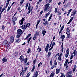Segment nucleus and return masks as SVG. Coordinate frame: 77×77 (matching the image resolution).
<instances>
[{
  "instance_id": "f03ea898",
  "label": "nucleus",
  "mask_w": 77,
  "mask_h": 77,
  "mask_svg": "<svg viewBox=\"0 0 77 77\" xmlns=\"http://www.w3.org/2000/svg\"><path fill=\"white\" fill-rule=\"evenodd\" d=\"M25 20V19L24 17H23L22 19L19 21V23H20V25H23V21Z\"/></svg>"
},
{
  "instance_id": "393cba45",
  "label": "nucleus",
  "mask_w": 77,
  "mask_h": 77,
  "mask_svg": "<svg viewBox=\"0 0 77 77\" xmlns=\"http://www.w3.org/2000/svg\"><path fill=\"white\" fill-rule=\"evenodd\" d=\"M51 17H52V14H51V15L49 18L48 21H50L51 18Z\"/></svg>"
},
{
  "instance_id": "a18cd8bd",
  "label": "nucleus",
  "mask_w": 77,
  "mask_h": 77,
  "mask_svg": "<svg viewBox=\"0 0 77 77\" xmlns=\"http://www.w3.org/2000/svg\"><path fill=\"white\" fill-rule=\"evenodd\" d=\"M53 61V60H51V61H50V65L51 66H52V65H53V64L52 63V61Z\"/></svg>"
},
{
  "instance_id": "dca6fc26",
  "label": "nucleus",
  "mask_w": 77,
  "mask_h": 77,
  "mask_svg": "<svg viewBox=\"0 0 77 77\" xmlns=\"http://www.w3.org/2000/svg\"><path fill=\"white\" fill-rule=\"evenodd\" d=\"M14 18V17H13L12 20V21H14V23H15V21L17 20V17H14V19H13Z\"/></svg>"
},
{
  "instance_id": "58836bf2",
  "label": "nucleus",
  "mask_w": 77,
  "mask_h": 77,
  "mask_svg": "<svg viewBox=\"0 0 77 77\" xmlns=\"http://www.w3.org/2000/svg\"><path fill=\"white\" fill-rule=\"evenodd\" d=\"M54 65H57V62H56V61L55 60L54 61Z\"/></svg>"
},
{
  "instance_id": "052dcab7",
  "label": "nucleus",
  "mask_w": 77,
  "mask_h": 77,
  "mask_svg": "<svg viewBox=\"0 0 77 77\" xmlns=\"http://www.w3.org/2000/svg\"><path fill=\"white\" fill-rule=\"evenodd\" d=\"M53 47L52 46H51V48L50 49H49V51H50V50H51L53 49Z\"/></svg>"
},
{
  "instance_id": "2eb2a0df",
  "label": "nucleus",
  "mask_w": 77,
  "mask_h": 77,
  "mask_svg": "<svg viewBox=\"0 0 77 77\" xmlns=\"http://www.w3.org/2000/svg\"><path fill=\"white\" fill-rule=\"evenodd\" d=\"M60 69H57L56 70V74H58V73H59V72H60Z\"/></svg>"
},
{
  "instance_id": "f3484780",
  "label": "nucleus",
  "mask_w": 77,
  "mask_h": 77,
  "mask_svg": "<svg viewBox=\"0 0 77 77\" xmlns=\"http://www.w3.org/2000/svg\"><path fill=\"white\" fill-rule=\"evenodd\" d=\"M76 54H77V51L76 50H75L73 52V54L74 55V56H75V55H76Z\"/></svg>"
},
{
  "instance_id": "c03bdc74",
  "label": "nucleus",
  "mask_w": 77,
  "mask_h": 77,
  "mask_svg": "<svg viewBox=\"0 0 77 77\" xmlns=\"http://www.w3.org/2000/svg\"><path fill=\"white\" fill-rule=\"evenodd\" d=\"M66 77H72V75L70 74L66 76Z\"/></svg>"
},
{
  "instance_id": "13d9d810",
  "label": "nucleus",
  "mask_w": 77,
  "mask_h": 77,
  "mask_svg": "<svg viewBox=\"0 0 77 77\" xmlns=\"http://www.w3.org/2000/svg\"><path fill=\"white\" fill-rule=\"evenodd\" d=\"M20 10H21V8H20V7L18 8L17 9V11H20Z\"/></svg>"
},
{
  "instance_id": "6ab92c4d",
  "label": "nucleus",
  "mask_w": 77,
  "mask_h": 77,
  "mask_svg": "<svg viewBox=\"0 0 77 77\" xmlns=\"http://www.w3.org/2000/svg\"><path fill=\"white\" fill-rule=\"evenodd\" d=\"M54 73L52 72L51 73L49 77H54Z\"/></svg>"
},
{
  "instance_id": "1a4fd4ad",
  "label": "nucleus",
  "mask_w": 77,
  "mask_h": 77,
  "mask_svg": "<svg viewBox=\"0 0 77 77\" xmlns=\"http://www.w3.org/2000/svg\"><path fill=\"white\" fill-rule=\"evenodd\" d=\"M20 28L21 29H24V30H26V29H27V28H26V26H25V25H23L22 26H20Z\"/></svg>"
},
{
  "instance_id": "aec40b11",
  "label": "nucleus",
  "mask_w": 77,
  "mask_h": 77,
  "mask_svg": "<svg viewBox=\"0 0 77 77\" xmlns=\"http://www.w3.org/2000/svg\"><path fill=\"white\" fill-rule=\"evenodd\" d=\"M31 36V34H28V35L26 37L25 39H28V38H29V36Z\"/></svg>"
},
{
  "instance_id": "6e6552de",
  "label": "nucleus",
  "mask_w": 77,
  "mask_h": 77,
  "mask_svg": "<svg viewBox=\"0 0 77 77\" xmlns=\"http://www.w3.org/2000/svg\"><path fill=\"white\" fill-rule=\"evenodd\" d=\"M7 59H6V57H4L2 60V63H4L6 62H7Z\"/></svg>"
},
{
  "instance_id": "f704fd0d",
  "label": "nucleus",
  "mask_w": 77,
  "mask_h": 77,
  "mask_svg": "<svg viewBox=\"0 0 77 77\" xmlns=\"http://www.w3.org/2000/svg\"><path fill=\"white\" fill-rule=\"evenodd\" d=\"M48 1V3H50L51 2H52V0H46V2H47Z\"/></svg>"
},
{
  "instance_id": "2f4dec72",
  "label": "nucleus",
  "mask_w": 77,
  "mask_h": 77,
  "mask_svg": "<svg viewBox=\"0 0 77 77\" xmlns=\"http://www.w3.org/2000/svg\"><path fill=\"white\" fill-rule=\"evenodd\" d=\"M49 6H50V4L49 3H48L46 4L45 7H47V8H48V7H49Z\"/></svg>"
},
{
  "instance_id": "c756f323",
  "label": "nucleus",
  "mask_w": 77,
  "mask_h": 77,
  "mask_svg": "<svg viewBox=\"0 0 77 77\" xmlns=\"http://www.w3.org/2000/svg\"><path fill=\"white\" fill-rule=\"evenodd\" d=\"M64 28V25H63L61 28V29H60V31L62 32V30H63V29Z\"/></svg>"
},
{
  "instance_id": "e2e57ef3",
  "label": "nucleus",
  "mask_w": 77,
  "mask_h": 77,
  "mask_svg": "<svg viewBox=\"0 0 77 77\" xmlns=\"http://www.w3.org/2000/svg\"><path fill=\"white\" fill-rule=\"evenodd\" d=\"M9 4V2H7L6 4V6H8Z\"/></svg>"
},
{
  "instance_id": "8fccbe9b",
  "label": "nucleus",
  "mask_w": 77,
  "mask_h": 77,
  "mask_svg": "<svg viewBox=\"0 0 77 77\" xmlns=\"http://www.w3.org/2000/svg\"><path fill=\"white\" fill-rule=\"evenodd\" d=\"M73 19H74V17H72L69 20L71 22L72 21V20H73Z\"/></svg>"
},
{
  "instance_id": "0eeeda50",
  "label": "nucleus",
  "mask_w": 77,
  "mask_h": 77,
  "mask_svg": "<svg viewBox=\"0 0 77 77\" xmlns=\"http://www.w3.org/2000/svg\"><path fill=\"white\" fill-rule=\"evenodd\" d=\"M19 59L20 60L21 62H23V61H24V57L23 55H21L20 56Z\"/></svg>"
},
{
  "instance_id": "f257e3e1",
  "label": "nucleus",
  "mask_w": 77,
  "mask_h": 77,
  "mask_svg": "<svg viewBox=\"0 0 77 77\" xmlns=\"http://www.w3.org/2000/svg\"><path fill=\"white\" fill-rule=\"evenodd\" d=\"M31 6H30V4H29V7H28V12L27 13V14L28 15L30 13L31 11H32L33 7H32L31 8Z\"/></svg>"
},
{
  "instance_id": "b1692460",
  "label": "nucleus",
  "mask_w": 77,
  "mask_h": 77,
  "mask_svg": "<svg viewBox=\"0 0 77 77\" xmlns=\"http://www.w3.org/2000/svg\"><path fill=\"white\" fill-rule=\"evenodd\" d=\"M11 5H9L8 8L7 9V12H8V11H9V10H10V9H11Z\"/></svg>"
},
{
  "instance_id": "37998d69",
  "label": "nucleus",
  "mask_w": 77,
  "mask_h": 77,
  "mask_svg": "<svg viewBox=\"0 0 77 77\" xmlns=\"http://www.w3.org/2000/svg\"><path fill=\"white\" fill-rule=\"evenodd\" d=\"M5 26H4V25H2V29L4 30L5 29Z\"/></svg>"
},
{
  "instance_id": "4c0bfd02",
  "label": "nucleus",
  "mask_w": 77,
  "mask_h": 77,
  "mask_svg": "<svg viewBox=\"0 0 77 77\" xmlns=\"http://www.w3.org/2000/svg\"><path fill=\"white\" fill-rule=\"evenodd\" d=\"M30 52V48H29L28 49V51H27V53L28 54H29V53Z\"/></svg>"
},
{
  "instance_id": "423d86ee",
  "label": "nucleus",
  "mask_w": 77,
  "mask_h": 77,
  "mask_svg": "<svg viewBox=\"0 0 77 77\" xmlns=\"http://www.w3.org/2000/svg\"><path fill=\"white\" fill-rule=\"evenodd\" d=\"M66 31L67 35H70V31L69 28L66 29Z\"/></svg>"
},
{
  "instance_id": "bb28decb",
  "label": "nucleus",
  "mask_w": 77,
  "mask_h": 77,
  "mask_svg": "<svg viewBox=\"0 0 77 77\" xmlns=\"http://www.w3.org/2000/svg\"><path fill=\"white\" fill-rule=\"evenodd\" d=\"M65 38V35H61V39H64Z\"/></svg>"
},
{
  "instance_id": "4d7b16f0",
  "label": "nucleus",
  "mask_w": 77,
  "mask_h": 77,
  "mask_svg": "<svg viewBox=\"0 0 77 77\" xmlns=\"http://www.w3.org/2000/svg\"><path fill=\"white\" fill-rule=\"evenodd\" d=\"M57 13H58V15H61V13H60V12L59 11H57Z\"/></svg>"
},
{
  "instance_id": "6e6d98bb",
  "label": "nucleus",
  "mask_w": 77,
  "mask_h": 77,
  "mask_svg": "<svg viewBox=\"0 0 77 77\" xmlns=\"http://www.w3.org/2000/svg\"><path fill=\"white\" fill-rule=\"evenodd\" d=\"M39 35V32H37L35 33V35Z\"/></svg>"
},
{
  "instance_id": "9d476101",
  "label": "nucleus",
  "mask_w": 77,
  "mask_h": 77,
  "mask_svg": "<svg viewBox=\"0 0 77 77\" xmlns=\"http://www.w3.org/2000/svg\"><path fill=\"white\" fill-rule=\"evenodd\" d=\"M11 42H13L14 41V37L13 36H12L11 38Z\"/></svg>"
},
{
  "instance_id": "9b49d317",
  "label": "nucleus",
  "mask_w": 77,
  "mask_h": 77,
  "mask_svg": "<svg viewBox=\"0 0 77 77\" xmlns=\"http://www.w3.org/2000/svg\"><path fill=\"white\" fill-rule=\"evenodd\" d=\"M48 47H49V45L48 44L46 46V47L45 48V51H48Z\"/></svg>"
},
{
  "instance_id": "7ed1b4c3",
  "label": "nucleus",
  "mask_w": 77,
  "mask_h": 77,
  "mask_svg": "<svg viewBox=\"0 0 77 77\" xmlns=\"http://www.w3.org/2000/svg\"><path fill=\"white\" fill-rule=\"evenodd\" d=\"M69 48H68L66 50V58H67L68 57V55H69Z\"/></svg>"
},
{
  "instance_id": "39448f33",
  "label": "nucleus",
  "mask_w": 77,
  "mask_h": 77,
  "mask_svg": "<svg viewBox=\"0 0 77 77\" xmlns=\"http://www.w3.org/2000/svg\"><path fill=\"white\" fill-rule=\"evenodd\" d=\"M17 33V34L21 35L22 33V30L21 29H18Z\"/></svg>"
},
{
  "instance_id": "338daca9",
  "label": "nucleus",
  "mask_w": 77,
  "mask_h": 77,
  "mask_svg": "<svg viewBox=\"0 0 77 77\" xmlns=\"http://www.w3.org/2000/svg\"><path fill=\"white\" fill-rule=\"evenodd\" d=\"M63 54H62V52H61L60 53V56L62 57V55Z\"/></svg>"
},
{
  "instance_id": "79ce46f5",
  "label": "nucleus",
  "mask_w": 77,
  "mask_h": 77,
  "mask_svg": "<svg viewBox=\"0 0 77 77\" xmlns=\"http://www.w3.org/2000/svg\"><path fill=\"white\" fill-rule=\"evenodd\" d=\"M61 48H63V42L62 44L61 45Z\"/></svg>"
},
{
  "instance_id": "ddd939ff",
  "label": "nucleus",
  "mask_w": 77,
  "mask_h": 77,
  "mask_svg": "<svg viewBox=\"0 0 77 77\" xmlns=\"http://www.w3.org/2000/svg\"><path fill=\"white\" fill-rule=\"evenodd\" d=\"M38 71H36L35 74L34 75V76L33 77H37V76H38Z\"/></svg>"
},
{
  "instance_id": "5701e85b",
  "label": "nucleus",
  "mask_w": 77,
  "mask_h": 77,
  "mask_svg": "<svg viewBox=\"0 0 77 77\" xmlns=\"http://www.w3.org/2000/svg\"><path fill=\"white\" fill-rule=\"evenodd\" d=\"M27 60H28V59L27 58H26L24 60V62L25 63H27Z\"/></svg>"
},
{
  "instance_id": "49530a36",
  "label": "nucleus",
  "mask_w": 77,
  "mask_h": 77,
  "mask_svg": "<svg viewBox=\"0 0 77 77\" xmlns=\"http://www.w3.org/2000/svg\"><path fill=\"white\" fill-rule=\"evenodd\" d=\"M39 23H40V19H39V20H38V21L37 22L36 25H38Z\"/></svg>"
},
{
  "instance_id": "864d4df0",
  "label": "nucleus",
  "mask_w": 77,
  "mask_h": 77,
  "mask_svg": "<svg viewBox=\"0 0 77 77\" xmlns=\"http://www.w3.org/2000/svg\"><path fill=\"white\" fill-rule=\"evenodd\" d=\"M76 68H77V66L76 65H75L74 66L73 69H76Z\"/></svg>"
},
{
  "instance_id": "de8ad7c7",
  "label": "nucleus",
  "mask_w": 77,
  "mask_h": 77,
  "mask_svg": "<svg viewBox=\"0 0 77 77\" xmlns=\"http://www.w3.org/2000/svg\"><path fill=\"white\" fill-rule=\"evenodd\" d=\"M57 8H55L54 11L55 13H56V12H57Z\"/></svg>"
},
{
  "instance_id": "5fc2aeb1",
  "label": "nucleus",
  "mask_w": 77,
  "mask_h": 77,
  "mask_svg": "<svg viewBox=\"0 0 77 77\" xmlns=\"http://www.w3.org/2000/svg\"><path fill=\"white\" fill-rule=\"evenodd\" d=\"M36 36L35 35L34 36V37L33 38V40H35L36 39Z\"/></svg>"
},
{
  "instance_id": "774afa93",
  "label": "nucleus",
  "mask_w": 77,
  "mask_h": 77,
  "mask_svg": "<svg viewBox=\"0 0 77 77\" xmlns=\"http://www.w3.org/2000/svg\"><path fill=\"white\" fill-rule=\"evenodd\" d=\"M67 35V38H69V37H70V35Z\"/></svg>"
},
{
  "instance_id": "bf43d9fd",
  "label": "nucleus",
  "mask_w": 77,
  "mask_h": 77,
  "mask_svg": "<svg viewBox=\"0 0 77 77\" xmlns=\"http://www.w3.org/2000/svg\"><path fill=\"white\" fill-rule=\"evenodd\" d=\"M61 77H64V76H63V73H61Z\"/></svg>"
},
{
  "instance_id": "680f3d73",
  "label": "nucleus",
  "mask_w": 77,
  "mask_h": 77,
  "mask_svg": "<svg viewBox=\"0 0 77 77\" xmlns=\"http://www.w3.org/2000/svg\"><path fill=\"white\" fill-rule=\"evenodd\" d=\"M5 8H2V10L1 11L2 12H3L4 11H5Z\"/></svg>"
},
{
  "instance_id": "f8f14e48",
  "label": "nucleus",
  "mask_w": 77,
  "mask_h": 77,
  "mask_svg": "<svg viewBox=\"0 0 77 77\" xmlns=\"http://www.w3.org/2000/svg\"><path fill=\"white\" fill-rule=\"evenodd\" d=\"M48 21H45L44 22H43V24L45 26L46 25H48Z\"/></svg>"
},
{
  "instance_id": "4468645a",
  "label": "nucleus",
  "mask_w": 77,
  "mask_h": 77,
  "mask_svg": "<svg viewBox=\"0 0 77 77\" xmlns=\"http://www.w3.org/2000/svg\"><path fill=\"white\" fill-rule=\"evenodd\" d=\"M50 12H51V11H49V12L46 15L45 18H46V19H47V17H48V15H50Z\"/></svg>"
},
{
  "instance_id": "3c124183",
  "label": "nucleus",
  "mask_w": 77,
  "mask_h": 77,
  "mask_svg": "<svg viewBox=\"0 0 77 77\" xmlns=\"http://www.w3.org/2000/svg\"><path fill=\"white\" fill-rule=\"evenodd\" d=\"M29 76H30V74L28 73L27 74L26 77H29Z\"/></svg>"
},
{
  "instance_id": "a211bd4d",
  "label": "nucleus",
  "mask_w": 77,
  "mask_h": 77,
  "mask_svg": "<svg viewBox=\"0 0 77 77\" xmlns=\"http://www.w3.org/2000/svg\"><path fill=\"white\" fill-rule=\"evenodd\" d=\"M20 41H21V39L20 38L16 40V42H17L19 43L20 42Z\"/></svg>"
},
{
  "instance_id": "72a5a7b5",
  "label": "nucleus",
  "mask_w": 77,
  "mask_h": 77,
  "mask_svg": "<svg viewBox=\"0 0 77 77\" xmlns=\"http://www.w3.org/2000/svg\"><path fill=\"white\" fill-rule=\"evenodd\" d=\"M76 13H77L76 11H73L72 12V14H74V15H75Z\"/></svg>"
},
{
  "instance_id": "4be33fe9",
  "label": "nucleus",
  "mask_w": 77,
  "mask_h": 77,
  "mask_svg": "<svg viewBox=\"0 0 77 77\" xmlns=\"http://www.w3.org/2000/svg\"><path fill=\"white\" fill-rule=\"evenodd\" d=\"M30 23H28L26 26V27L27 28V27H29L30 26Z\"/></svg>"
},
{
  "instance_id": "473e14b6",
  "label": "nucleus",
  "mask_w": 77,
  "mask_h": 77,
  "mask_svg": "<svg viewBox=\"0 0 77 77\" xmlns=\"http://www.w3.org/2000/svg\"><path fill=\"white\" fill-rule=\"evenodd\" d=\"M22 75V76H23L24 75V72H21L20 73V76L21 75Z\"/></svg>"
},
{
  "instance_id": "20e7f679",
  "label": "nucleus",
  "mask_w": 77,
  "mask_h": 77,
  "mask_svg": "<svg viewBox=\"0 0 77 77\" xmlns=\"http://www.w3.org/2000/svg\"><path fill=\"white\" fill-rule=\"evenodd\" d=\"M3 44L4 45H7L8 46L9 45V42H8L6 40H5L3 42Z\"/></svg>"
},
{
  "instance_id": "412c9836",
  "label": "nucleus",
  "mask_w": 77,
  "mask_h": 77,
  "mask_svg": "<svg viewBox=\"0 0 77 77\" xmlns=\"http://www.w3.org/2000/svg\"><path fill=\"white\" fill-rule=\"evenodd\" d=\"M72 73V71H69L67 73V75H69V74H71Z\"/></svg>"
},
{
  "instance_id": "69168bd1",
  "label": "nucleus",
  "mask_w": 77,
  "mask_h": 77,
  "mask_svg": "<svg viewBox=\"0 0 77 77\" xmlns=\"http://www.w3.org/2000/svg\"><path fill=\"white\" fill-rule=\"evenodd\" d=\"M71 22V21H70V20H69V22H68V23H67V24H69Z\"/></svg>"
},
{
  "instance_id": "cd10ccee",
  "label": "nucleus",
  "mask_w": 77,
  "mask_h": 77,
  "mask_svg": "<svg viewBox=\"0 0 77 77\" xmlns=\"http://www.w3.org/2000/svg\"><path fill=\"white\" fill-rule=\"evenodd\" d=\"M45 33H46V31H45V30H44L43 31L42 34L43 36H44L45 35Z\"/></svg>"
},
{
  "instance_id": "09e8293b",
  "label": "nucleus",
  "mask_w": 77,
  "mask_h": 77,
  "mask_svg": "<svg viewBox=\"0 0 77 77\" xmlns=\"http://www.w3.org/2000/svg\"><path fill=\"white\" fill-rule=\"evenodd\" d=\"M73 57H74V55H71L70 57V60H71V59H72V58H73Z\"/></svg>"
},
{
  "instance_id": "a19ab883",
  "label": "nucleus",
  "mask_w": 77,
  "mask_h": 77,
  "mask_svg": "<svg viewBox=\"0 0 77 77\" xmlns=\"http://www.w3.org/2000/svg\"><path fill=\"white\" fill-rule=\"evenodd\" d=\"M29 5V4L28 3H27L26 6V9H27V7H28V5Z\"/></svg>"
},
{
  "instance_id": "0e129e2a",
  "label": "nucleus",
  "mask_w": 77,
  "mask_h": 77,
  "mask_svg": "<svg viewBox=\"0 0 77 77\" xmlns=\"http://www.w3.org/2000/svg\"><path fill=\"white\" fill-rule=\"evenodd\" d=\"M35 67H36V66H34L32 67V69L34 70L35 69Z\"/></svg>"
},
{
  "instance_id": "e433bc0d",
  "label": "nucleus",
  "mask_w": 77,
  "mask_h": 77,
  "mask_svg": "<svg viewBox=\"0 0 77 77\" xmlns=\"http://www.w3.org/2000/svg\"><path fill=\"white\" fill-rule=\"evenodd\" d=\"M61 57H60V56H59L58 58V60H60H60H61Z\"/></svg>"
},
{
  "instance_id": "a878e982",
  "label": "nucleus",
  "mask_w": 77,
  "mask_h": 77,
  "mask_svg": "<svg viewBox=\"0 0 77 77\" xmlns=\"http://www.w3.org/2000/svg\"><path fill=\"white\" fill-rule=\"evenodd\" d=\"M24 0H22L20 3V6H21L22 5H23V2H24Z\"/></svg>"
},
{
  "instance_id": "c85d7f7f",
  "label": "nucleus",
  "mask_w": 77,
  "mask_h": 77,
  "mask_svg": "<svg viewBox=\"0 0 77 77\" xmlns=\"http://www.w3.org/2000/svg\"><path fill=\"white\" fill-rule=\"evenodd\" d=\"M51 52L49 51L48 54V56L49 57H50V56H51Z\"/></svg>"
},
{
  "instance_id": "603ef678",
  "label": "nucleus",
  "mask_w": 77,
  "mask_h": 77,
  "mask_svg": "<svg viewBox=\"0 0 77 77\" xmlns=\"http://www.w3.org/2000/svg\"><path fill=\"white\" fill-rule=\"evenodd\" d=\"M54 45H55V43L54 42H53L52 43V47H53Z\"/></svg>"
},
{
  "instance_id": "7c9ffc66",
  "label": "nucleus",
  "mask_w": 77,
  "mask_h": 77,
  "mask_svg": "<svg viewBox=\"0 0 77 77\" xmlns=\"http://www.w3.org/2000/svg\"><path fill=\"white\" fill-rule=\"evenodd\" d=\"M42 64V62H40L38 65V67H39V66H41Z\"/></svg>"
},
{
  "instance_id": "ea45409f",
  "label": "nucleus",
  "mask_w": 77,
  "mask_h": 77,
  "mask_svg": "<svg viewBox=\"0 0 77 77\" xmlns=\"http://www.w3.org/2000/svg\"><path fill=\"white\" fill-rule=\"evenodd\" d=\"M20 36H21V35L20 34H17V38H20Z\"/></svg>"
},
{
  "instance_id": "c9c22d12",
  "label": "nucleus",
  "mask_w": 77,
  "mask_h": 77,
  "mask_svg": "<svg viewBox=\"0 0 77 77\" xmlns=\"http://www.w3.org/2000/svg\"><path fill=\"white\" fill-rule=\"evenodd\" d=\"M45 11H48V7H46L45 6Z\"/></svg>"
}]
</instances>
